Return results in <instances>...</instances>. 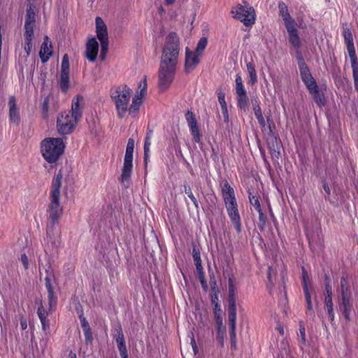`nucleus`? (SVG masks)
<instances>
[{
    "label": "nucleus",
    "mask_w": 358,
    "mask_h": 358,
    "mask_svg": "<svg viewBox=\"0 0 358 358\" xmlns=\"http://www.w3.org/2000/svg\"><path fill=\"white\" fill-rule=\"evenodd\" d=\"M235 91L236 94L238 106L245 110L248 107V97L243 85L241 76L236 74L235 80Z\"/></svg>",
    "instance_id": "obj_14"
},
{
    "label": "nucleus",
    "mask_w": 358,
    "mask_h": 358,
    "mask_svg": "<svg viewBox=\"0 0 358 358\" xmlns=\"http://www.w3.org/2000/svg\"><path fill=\"white\" fill-rule=\"evenodd\" d=\"M84 335H85L86 342L90 343L92 340V335L90 329L84 331Z\"/></svg>",
    "instance_id": "obj_47"
},
{
    "label": "nucleus",
    "mask_w": 358,
    "mask_h": 358,
    "mask_svg": "<svg viewBox=\"0 0 358 358\" xmlns=\"http://www.w3.org/2000/svg\"><path fill=\"white\" fill-rule=\"evenodd\" d=\"M35 22V13L34 9L30 6L27 10L25 24H34Z\"/></svg>",
    "instance_id": "obj_34"
},
{
    "label": "nucleus",
    "mask_w": 358,
    "mask_h": 358,
    "mask_svg": "<svg viewBox=\"0 0 358 358\" xmlns=\"http://www.w3.org/2000/svg\"><path fill=\"white\" fill-rule=\"evenodd\" d=\"M325 303L327 308V312L330 318V320L332 322L334 320V308H333V302L332 299L330 294L329 296H327L325 297Z\"/></svg>",
    "instance_id": "obj_30"
},
{
    "label": "nucleus",
    "mask_w": 358,
    "mask_h": 358,
    "mask_svg": "<svg viewBox=\"0 0 358 358\" xmlns=\"http://www.w3.org/2000/svg\"><path fill=\"white\" fill-rule=\"evenodd\" d=\"M184 188H185V193L191 199V201H192V203H193L194 206H195V208L196 209H198L199 208V203H198V201H197L196 197L194 196V195L192 193V189L190 188V187L187 186V185H185Z\"/></svg>",
    "instance_id": "obj_36"
},
{
    "label": "nucleus",
    "mask_w": 358,
    "mask_h": 358,
    "mask_svg": "<svg viewBox=\"0 0 358 358\" xmlns=\"http://www.w3.org/2000/svg\"><path fill=\"white\" fill-rule=\"evenodd\" d=\"M84 99L77 96L72 100L71 110L64 112L57 117V128L60 134H71L82 116Z\"/></svg>",
    "instance_id": "obj_1"
},
{
    "label": "nucleus",
    "mask_w": 358,
    "mask_h": 358,
    "mask_svg": "<svg viewBox=\"0 0 358 358\" xmlns=\"http://www.w3.org/2000/svg\"><path fill=\"white\" fill-rule=\"evenodd\" d=\"M9 107V120L10 122L17 125L20 122V117L19 110L16 105V101L14 96H10L8 100Z\"/></svg>",
    "instance_id": "obj_19"
},
{
    "label": "nucleus",
    "mask_w": 358,
    "mask_h": 358,
    "mask_svg": "<svg viewBox=\"0 0 358 358\" xmlns=\"http://www.w3.org/2000/svg\"><path fill=\"white\" fill-rule=\"evenodd\" d=\"M176 0H164L166 5H171L175 2Z\"/></svg>",
    "instance_id": "obj_57"
},
{
    "label": "nucleus",
    "mask_w": 358,
    "mask_h": 358,
    "mask_svg": "<svg viewBox=\"0 0 358 358\" xmlns=\"http://www.w3.org/2000/svg\"><path fill=\"white\" fill-rule=\"evenodd\" d=\"M81 325H82V327L83 329V331H85L87 329H90V327H89L88 322H87L85 318H83L81 320Z\"/></svg>",
    "instance_id": "obj_49"
},
{
    "label": "nucleus",
    "mask_w": 358,
    "mask_h": 358,
    "mask_svg": "<svg viewBox=\"0 0 358 358\" xmlns=\"http://www.w3.org/2000/svg\"><path fill=\"white\" fill-rule=\"evenodd\" d=\"M247 72L250 78L249 83L254 85L257 82V75L255 64L252 62H248L246 64Z\"/></svg>",
    "instance_id": "obj_26"
},
{
    "label": "nucleus",
    "mask_w": 358,
    "mask_h": 358,
    "mask_svg": "<svg viewBox=\"0 0 358 358\" xmlns=\"http://www.w3.org/2000/svg\"><path fill=\"white\" fill-rule=\"evenodd\" d=\"M193 344H196V341H195V340H194V337H192V338H191V345H192V346L193 345Z\"/></svg>",
    "instance_id": "obj_61"
},
{
    "label": "nucleus",
    "mask_w": 358,
    "mask_h": 358,
    "mask_svg": "<svg viewBox=\"0 0 358 358\" xmlns=\"http://www.w3.org/2000/svg\"><path fill=\"white\" fill-rule=\"evenodd\" d=\"M45 287L48 290V308L45 307L43 304H41L38 308L37 310L43 331H46L47 329H48L49 327V322L47 320L48 315L50 313H52L53 310H55L57 306V297L54 294L53 289L51 285L50 275H47V276L45 278Z\"/></svg>",
    "instance_id": "obj_7"
},
{
    "label": "nucleus",
    "mask_w": 358,
    "mask_h": 358,
    "mask_svg": "<svg viewBox=\"0 0 358 358\" xmlns=\"http://www.w3.org/2000/svg\"><path fill=\"white\" fill-rule=\"evenodd\" d=\"M299 337L303 345L306 344V329L304 326L300 325Z\"/></svg>",
    "instance_id": "obj_44"
},
{
    "label": "nucleus",
    "mask_w": 358,
    "mask_h": 358,
    "mask_svg": "<svg viewBox=\"0 0 358 358\" xmlns=\"http://www.w3.org/2000/svg\"><path fill=\"white\" fill-rule=\"evenodd\" d=\"M208 43V38L206 37H202L198 42L196 48L195 52L201 56L203 51L206 48Z\"/></svg>",
    "instance_id": "obj_33"
},
{
    "label": "nucleus",
    "mask_w": 358,
    "mask_h": 358,
    "mask_svg": "<svg viewBox=\"0 0 358 358\" xmlns=\"http://www.w3.org/2000/svg\"><path fill=\"white\" fill-rule=\"evenodd\" d=\"M228 317L230 331H236V308H229Z\"/></svg>",
    "instance_id": "obj_29"
},
{
    "label": "nucleus",
    "mask_w": 358,
    "mask_h": 358,
    "mask_svg": "<svg viewBox=\"0 0 358 358\" xmlns=\"http://www.w3.org/2000/svg\"><path fill=\"white\" fill-rule=\"evenodd\" d=\"M285 28L288 34L289 43L295 50H299L301 47L302 41L299 36L296 23L287 26Z\"/></svg>",
    "instance_id": "obj_16"
},
{
    "label": "nucleus",
    "mask_w": 358,
    "mask_h": 358,
    "mask_svg": "<svg viewBox=\"0 0 358 358\" xmlns=\"http://www.w3.org/2000/svg\"><path fill=\"white\" fill-rule=\"evenodd\" d=\"M217 96H218L219 103L220 104V106H221L222 113L225 120H227L229 115H228L227 106V103L225 101L224 93L223 92L220 91L218 92Z\"/></svg>",
    "instance_id": "obj_27"
},
{
    "label": "nucleus",
    "mask_w": 358,
    "mask_h": 358,
    "mask_svg": "<svg viewBox=\"0 0 358 358\" xmlns=\"http://www.w3.org/2000/svg\"><path fill=\"white\" fill-rule=\"evenodd\" d=\"M231 345L236 347V331H230Z\"/></svg>",
    "instance_id": "obj_48"
},
{
    "label": "nucleus",
    "mask_w": 358,
    "mask_h": 358,
    "mask_svg": "<svg viewBox=\"0 0 358 358\" xmlns=\"http://www.w3.org/2000/svg\"><path fill=\"white\" fill-rule=\"evenodd\" d=\"M323 189L328 196L330 195V188L327 183L323 185Z\"/></svg>",
    "instance_id": "obj_52"
},
{
    "label": "nucleus",
    "mask_w": 358,
    "mask_h": 358,
    "mask_svg": "<svg viewBox=\"0 0 358 358\" xmlns=\"http://www.w3.org/2000/svg\"><path fill=\"white\" fill-rule=\"evenodd\" d=\"M341 288L342 303L340 305V309L342 310L346 320H350V313L352 309L351 295L347 287V282L344 278L341 280Z\"/></svg>",
    "instance_id": "obj_12"
},
{
    "label": "nucleus",
    "mask_w": 358,
    "mask_h": 358,
    "mask_svg": "<svg viewBox=\"0 0 358 358\" xmlns=\"http://www.w3.org/2000/svg\"><path fill=\"white\" fill-rule=\"evenodd\" d=\"M117 334L115 335V341L117 345V348L120 353L127 352V347L124 342V337L121 327H117L116 329Z\"/></svg>",
    "instance_id": "obj_23"
},
{
    "label": "nucleus",
    "mask_w": 358,
    "mask_h": 358,
    "mask_svg": "<svg viewBox=\"0 0 358 358\" xmlns=\"http://www.w3.org/2000/svg\"><path fill=\"white\" fill-rule=\"evenodd\" d=\"M185 119L189 129L198 127L195 115L192 112L187 111L185 114Z\"/></svg>",
    "instance_id": "obj_31"
},
{
    "label": "nucleus",
    "mask_w": 358,
    "mask_h": 358,
    "mask_svg": "<svg viewBox=\"0 0 358 358\" xmlns=\"http://www.w3.org/2000/svg\"><path fill=\"white\" fill-rule=\"evenodd\" d=\"M64 143L60 138H46L41 143L42 156L48 163L56 162L64 150Z\"/></svg>",
    "instance_id": "obj_6"
},
{
    "label": "nucleus",
    "mask_w": 358,
    "mask_h": 358,
    "mask_svg": "<svg viewBox=\"0 0 358 358\" xmlns=\"http://www.w3.org/2000/svg\"><path fill=\"white\" fill-rule=\"evenodd\" d=\"M306 278H307V273L305 271H303V292H304V295H305V299H306V304H307L308 310L309 312H310V313H312L313 308V305H312V301H311V294H310V289H309V287L308 285V282L306 281Z\"/></svg>",
    "instance_id": "obj_22"
},
{
    "label": "nucleus",
    "mask_w": 358,
    "mask_h": 358,
    "mask_svg": "<svg viewBox=\"0 0 358 358\" xmlns=\"http://www.w3.org/2000/svg\"><path fill=\"white\" fill-rule=\"evenodd\" d=\"M96 31L101 43V57L104 59L108 48V36L106 25L99 17L96 18Z\"/></svg>",
    "instance_id": "obj_10"
},
{
    "label": "nucleus",
    "mask_w": 358,
    "mask_h": 358,
    "mask_svg": "<svg viewBox=\"0 0 358 358\" xmlns=\"http://www.w3.org/2000/svg\"><path fill=\"white\" fill-rule=\"evenodd\" d=\"M152 131L147 133L145 143H144V152L147 155V152H150V146L151 145Z\"/></svg>",
    "instance_id": "obj_40"
},
{
    "label": "nucleus",
    "mask_w": 358,
    "mask_h": 358,
    "mask_svg": "<svg viewBox=\"0 0 358 358\" xmlns=\"http://www.w3.org/2000/svg\"><path fill=\"white\" fill-rule=\"evenodd\" d=\"M176 68L160 65L159 70V87L161 90H166L173 81Z\"/></svg>",
    "instance_id": "obj_11"
},
{
    "label": "nucleus",
    "mask_w": 358,
    "mask_h": 358,
    "mask_svg": "<svg viewBox=\"0 0 358 358\" xmlns=\"http://www.w3.org/2000/svg\"><path fill=\"white\" fill-rule=\"evenodd\" d=\"M131 94L132 90L127 85H120L110 90V97L120 118L124 117L127 112L130 115Z\"/></svg>",
    "instance_id": "obj_4"
},
{
    "label": "nucleus",
    "mask_w": 358,
    "mask_h": 358,
    "mask_svg": "<svg viewBox=\"0 0 358 358\" xmlns=\"http://www.w3.org/2000/svg\"><path fill=\"white\" fill-rule=\"evenodd\" d=\"M347 45V49H348V52L349 54V57L350 58L352 64L353 65L357 62V57H356V52H355L354 43L350 44V45Z\"/></svg>",
    "instance_id": "obj_38"
},
{
    "label": "nucleus",
    "mask_w": 358,
    "mask_h": 358,
    "mask_svg": "<svg viewBox=\"0 0 358 358\" xmlns=\"http://www.w3.org/2000/svg\"><path fill=\"white\" fill-rule=\"evenodd\" d=\"M276 330L279 332L280 335H284V328L281 324L278 325V327H276Z\"/></svg>",
    "instance_id": "obj_50"
},
{
    "label": "nucleus",
    "mask_w": 358,
    "mask_h": 358,
    "mask_svg": "<svg viewBox=\"0 0 358 358\" xmlns=\"http://www.w3.org/2000/svg\"><path fill=\"white\" fill-rule=\"evenodd\" d=\"M353 77L355 80V85L356 87H358V73L354 71Z\"/></svg>",
    "instance_id": "obj_51"
},
{
    "label": "nucleus",
    "mask_w": 358,
    "mask_h": 358,
    "mask_svg": "<svg viewBox=\"0 0 358 358\" xmlns=\"http://www.w3.org/2000/svg\"><path fill=\"white\" fill-rule=\"evenodd\" d=\"M34 46V39L24 38V50L26 52V57H27Z\"/></svg>",
    "instance_id": "obj_35"
},
{
    "label": "nucleus",
    "mask_w": 358,
    "mask_h": 358,
    "mask_svg": "<svg viewBox=\"0 0 358 358\" xmlns=\"http://www.w3.org/2000/svg\"><path fill=\"white\" fill-rule=\"evenodd\" d=\"M325 289H326L327 296H329V294H330V296H331V286L330 285L327 284L326 285Z\"/></svg>",
    "instance_id": "obj_53"
},
{
    "label": "nucleus",
    "mask_w": 358,
    "mask_h": 358,
    "mask_svg": "<svg viewBox=\"0 0 358 358\" xmlns=\"http://www.w3.org/2000/svg\"><path fill=\"white\" fill-rule=\"evenodd\" d=\"M279 15L282 18L285 27L295 24V20L291 17L287 5L281 1L278 3Z\"/></svg>",
    "instance_id": "obj_20"
},
{
    "label": "nucleus",
    "mask_w": 358,
    "mask_h": 358,
    "mask_svg": "<svg viewBox=\"0 0 358 358\" xmlns=\"http://www.w3.org/2000/svg\"><path fill=\"white\" fill-rule=\"evenodd\" d=\"M69 58L66 55H65L62 58V65H61V72H69Z\"/></svg>",
    "instance_id": "obj_43"
},
{
    "label": "nucleus",
    "mask_w": 358,
    "mask_h": 358,
    "mask_svg": "<svg viewBox=\"0 0 358 358\" xmlns=\"http://www.w3.org/2000/svg\"><path fill=\"white\" fill-rule=\"evenodd\" d=\"M268 280L271 281V268L270 267L268 268Z\"/></svg>",
    "instance_id": "obj_59"
},
{
    "label": "nucleus",
    "mask_w": 358,
    "mask_h": 358,
    "mask_svg": "<svg viewBox=\"0 0 358 358\" xmlns=\"http://www.w3.org/2000/svg\"><path fill=\"white\" fill-rule=\"evenodd\" d=\"M222 194L228 216L238 233L241 231V220L234 189L225 181L222 187Z\"/></svg>",
    "instance_id": "obj_3"
},
{
    "label": "nucleus",
    "mask_w": 358,
    "mask_h": 358,
    "mask_svg": "<svg viewBox=\"0 0 358 358\" xmlns=\"http://www.w3.org/2000/svg\"><path fill=\"white\" fill-rule=\"evenodd\" d=\"M20 259H21V262H22L24 268L27 269L29 267V260H28L27 256L25 254H22L21 255Z\"/></svg>",
    "instance_id": "obj_46"
},
{
    "label": "nucleus",
    "mask_w": 358,
    "mask_h": 358,
    "mask_svg": "<svg viewBox=\"0 0 358 358\" xmlns=\"http://www.w3.org/2000/svg\"><path fill=\"white\" fill-rule=\"evenodd\" d=\"M76 358V357H75Z\"/></svg>",
    "instance_id": "obj_62"
},
{
    "label": "nucleus",
    "mask_w": 358,
    "mask_h": 358,
    "mask_svg": "<svg viewBox=\"0 0 358 358\" xmlns=\"http://www.w3.org/2000/svg\"><path fill=\"white\" fill-rule=\"evenodd\" d=\"M234 18L242 22L245 26H251L255 22V12L254 8L246 2L244 5L238 4L231 9Z\"/></svg>",
    "instance_id": "obj_8"
},
{
    "label": "nucleus",
    "mask_w": 358,
    "mask_h": 358,
    "mask_svg": "<svg viewBox=\"0 0 358 358\" xmlns=\"http://www.w3.org/2000/svg\"><path fill=\"white\" fill-rule=\"evenodd\" d=\"M48 101H49L48 99L45 98L44 101H43V110H45V111L48 110Z\"/></svg>",
    "instance_id": "obj_54"
},
{
    "label": "nucleus",
    "mask_w": 358,
    "mask_h": 358,
    "mask_svg": "<svg viewBox=\"0 0 358 358\" xmlns=\"http://www.w3.org/2000/svg\"><path fill=\"white\" fill-rule=\"evenodd\" d=\"M192 254L193 259L195 262L196 271L200 273L203 269V267L201 265V256H200V249L197 246L194 245L193 248H192Z\"/></svg>",
    "instance_id": "obj_25"
},
{
    "label": "nucleus",
    "mask_w": 358,
    "mask_h": 358,
    "mask_svg": "<svg viewBox=\"0 0 358 358\" xmlns=\"http://www.w3.org/2000/svg\"><path fill=\"white\" fill-rule=\"evenodd\" d=\"M191 134L196 143H199L201 142V134L198 127L189 129Z\"/></svg>",
    "instance_id": "obj_41"
},
{
    "label": "nucleus",
    "mask_w": 358,
    "mask_h": 358,
    "mask_svg": "<svg viewBox=\"0 0 358 358\" xmlns=\"http://www.w3.org/2000/svg\"><path fill=\"white\" fill-rule=\"evenodd\" d=\"M147 92V80L144 78L138 84V90L135 96L132 98V102L131 103L130 115L135 117L138 113L141 105L143 103V99Z\"/></svg>",
    "instance_id": "obj_13"
},
{
    "label": "nucleus",
    "mask_w": 358,
    "mask_h": 358,
    "mask_svg": "<svg viewBox=\"0 0 358 358\" xmlns=\"http://www.w3.org/2000/svg\"><path fill=\"white\" fill-rule=\"evenodd\" d=\"M24 38L34 39V24H24Z\"/></svg>",
    "instance_id": "obj_39"
},
{
    "label": "nucleus",
    "mask_w": 358,
    "mask_h": 358,
    "mask_svg": "<svg viewBox=\"0 0 358 358\" xmlns=\"http://www.w3.org/2000/svg\"><path fill=\"white\" fill-rule=\"evenodd\" d=\"M229 308H236L235 299V285L232 278L229 279Z\"/></svg>",
    "instance_id": "obj_24"
},
{
    "label": "nucleus",
    "mask_w": 358,
    "mask_h": 358,
    "mask_svg": "<svg viewBox=\"0 0 358 358\" xmlns=\"http://www.w3.org/2000/svg\"><path fill=\"white\" fill-rule=\"evenodd\" d=\"M254 113L261 127H264L266 126V122L262 115L261 108L259 105L254 106Z\"/></svg>",
    "instance_id": "obj_32"
},
{
    "label": "nucleus",
    "mask_w": 358,
    "mask_h": 358,
    "mask_svg": "<svg viewBox=\"0 0 358 358\" xmlns=\"http://www.w3.org/2000/svg\"><path fill=\"white\" fill-rule=\"evenodd\" d=\"M52 46L49 44L48 38L45 36V41L41 45L40 57L43 62H46L52 55Z\"/></svg>",
    "instance_id": "obj_21"
},
{
    "label": "nucleus",
    "mask_w": 358,
    "mask_h": 358,
    "mask_svg": "<svg viewBox=\"0 0 358 358\" xmlns=\"http://www.w3.org/2000/svg\"><path fill=\"white\" fill-rule=\"evenodd\" d=\"M20 325H21L22 329H23V330H24L27 328V324L25 320H22L20 322Z\"/></svg>",
    "instance_id": "obj_55"
},
{
    "label": "nucleus",
    "mask_w": 358,
    "mask_h": 358,
    "mask_svg": "<svg viewBox=\"0 0 358 358\" xmlns=\"http://www.w3.org/2000/svg\"><path fill=\"white\" fill-rule=\"evenodd\" d=\"M59 86L61 90L64 92H66L69 88V72H61Z\"/></svg>",
    "instance_id": "obj_28"
},
{
    "label": "nucleus",
    "mask_w": 358,
    "mask_h": 358,
    "mask_svg": "<svg viewBox=\"0 0 358 358\" xmlns=\"http://www.w3.org/2000/svg\"><path fill=\"white\" fill-rule=\"evenodd\" d=\"M134 149V140L130 138L128 140L126 152L124 159V165L121 175L122 181L127 180L130 178L133 168V153Z\"/></svg>",
    "instance_id": "obj_9"
},
{
    "label": "nucleus",
    "mask_w": 358,
    "mask_h": 358,
    "mask_svg": "<svg viewBox=\"0 0 358 358\" xmlns=\"http://www.w3.org/2000/svg\"><path fill=\"white\" fill-rule=\"evenodd\" d=\"M343 36L345 38L346 45L353 44V37L350 30L345 27L343 30Z\"/></svg>",
    "instance_id": "obj_37"
},
{
    "label": "nucleus",
    "mask_w": 358,
    "mask_h": 358,
    "mask_svg": "<svg viewBox=\"0 0 358 358\" xmlns=\"http://www.w3.org/2000/svg\"><path fill=\"white\" fill-rule=\"evenodd\" d=\"M299 69L301 73V77L308 89L310 94H315L318 92V87L311 76L308 67L304 63L299 64Z\"/></svg>",
    "instance_id": "obj_15"
},
{
    "label": "nucleus",
    "mask_w": 358,
    "mask_h": 358,
    "mask_svg": "<svg viewBox=\"0 0 358 358\" xmlns=\"http://www.w3.org/2000/svg\"><path fill=\"white\" fill-rule=\"evenodd\" d=\"M99 51V44L95 38H92L86 45L85 55L90 62L95 61Z\"/></svg>",
    "instance_id": "obj_18"
},
{
    "label": "nucleus",
    "mask_w": 358,
    "mask_h": 358,
    "mask_svg": "<svg viewBox=\"0 0 358 358\" xmlns=\"http://www.w3.org/2000/svg\"><path fill=\"white\" fill-rule=\"evenodd\" d=\"M121 358H128L127 352L120 353Z\"/></svg>",
    "instance_id": "obj_58"
},
{
    "label": "nucleus",
    "mask_w": 358,
    "mask_h": 358,
    "mask_svg": "<svg viewBox=\"0 0 358 358\" xmlns=\"http://www.w3.org/2000/svg\"><path fill=\"white\" fill-rule=\"evenodd\" d=\"M258 213H259L258 225L260 228L263 229L266 224V218H265L262 210H260V212H258Z\"/></svg>",
    "instance_id": "obj_45"
},
{
    "label": "nucleus",
    "mask_w": 358,
    "mask_h": 358,
    "mask_svg": "<svg viewBox=\"0 0 358 358\" xmlns=\"http://www.w3.org/2000/svg\"><path fill=\"white\" fill-rule=\"evenodd\" d=\"M250 202L251 205L254 207V208L257 211L260 212V210H262L260 203L259 201V199L255 196H250Z\"/></svg>",
    "instance_id": "obj_42"
},
{
    "label": "nucleus",
    "mask_w": 358,
    "mask_h": 358,
    "mask_svg": "<svg viewBox=\"0 0 358 358\" xmlns=\"http://www.w3.org/2000/svg\"><path fill=\"white\" fill-rule=\"evenodd\" d=\"M200 57L201 55L196 52L186 48L185 68L187 72H190L196 68L200 62Z\"/></svg>",
    "instance_id": "obj_17"
},
{
    "label": "nucleus",
    "mask_w": 358,
    "mask_h": 358,
    "mask_svg": "<svg viewBox=\"0 0 358 358\" xmlns=\"http://www.w3.org/2000/svg\"><path fill=\"white\" fill-rule=\"evenodd\" d=\"M63 175L59 171L52 180L50 191V202L48 206L49 219L52 225L57 224L63 213V207L60 202V188Z\"/></svg>",
    "instance_id": "obj_2"
},
{
    "label": "nucleus",
    "mask_w": 358,
    "mask_h": 358,
    "mask_svg": "<svg viewBox=\"0 0 358 358\" xmlns=\"http://www.w3.org/2000/svg\"><path fill=\"white\" fill-rule=\"evenodd\" d=\"M179 51L180 45L178 36L176 33L171 32L166 38L160 65L176 68Z\"/></svg>",
    "instance_id": "obj_5"
},
{
    "label": "nucleus",
    "mask_w": 358,
    "mask_h": 358,
    "mask_svg": "<svg viewBox=\"0 0 358 358\" xmlns=\"http://www.w3.org/2000/svg\"><path fill=\"white\" fill-rule=\"evenodd\" d=\"M148 157H149V152H147V155L144 152V161H145V165L147 164V162H148Z\"/></svg>",
    "instance_id": "obj_56"
},
{
    "label": "nucleus",
    "mask_w": 358,
    "mask_h": 358,
    "mask_svg": "<svg viewBox=\"0 0 358 358\" xmlns=\"http://www.w3.org/2000/svg\"><path fill=\"white\" fill-rule=\"evenodd\" d=\"M192 349L194 352V353L196 354L197 352V347H196V344H193V345L192 346Z\"/></svg>",
    "instance_id": "obj_60"
}]
</instances>
